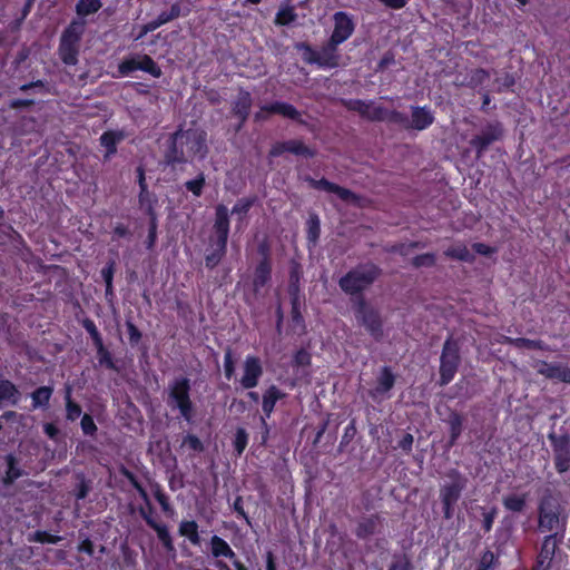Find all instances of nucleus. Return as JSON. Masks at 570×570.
<instances>
[{"label":"nucleus","instance_id":"nucleus-1","mask_svg":"<svg viewBox=\"0 0 570 570\" xmlns=\"http://www.w3.org/2000/svg\"><path fill=\"white\" fill-rule=\"evenodd\" d=\"M207 151L206 134L195 129H184L181 126L173 132L167 141L164 161L170 167L188 163L195 156Z\"/></svg>","mask_w":570,"mask_h":570},{"label":"nucleus","instance_id":"nucleus-2","mask_svg":"<svg viewBox=\"0 0 570 570\" xmlns=\"http://www.w3.org/2000/svg\"><path fill=\"white\" fill-rule=\"evenodd\" d=\"M381 275L382 268L372 262H367L351 268L338 279L337 284L341 291L350 296L351 303L354 304V301L365 298L364 293L371 288Z\"/></svg>","mask_w":570,"mask_h":570},{"label":"nucleus","instance_id":"nucleus-3","mask_svg":"<svg viewBox=\"0 0 570 570\" xmlns=\"http://www.w3.org/2000/svg\"><path fill=\"white\" fill-rule=\"evenodd\" d=\"M229 229L228 208L223 204H218L215 207L213 234L208 238L210 250L205 255V266L210 271L217 267L226 256Z\"/></svg>","mask_w":570,"mask_h":570},{"label":"nucleus","instance_id":"nucleus-4","mask_svg":"<svg viewBox=\"0 0 570 570\" xmlns=\"http://www.w3.org/2000/svg\"><path fill=\"white\" fill-rule=\"evenodd\" d=\"M86 24V20L72 19L62 30L58 45V56L63 65L76 66L78 63Z\"/></svg>","mask_w":570,"mask_h":570},{"label":"nucleus","instance_id":"nucleus-5","mask_svg":"<svg viewBox=\"0 0 570 570\" xmlns=\"http://www.w3.org/2000/svg\"><path fill=\"white\" fill-rule=\"evenodd\" d=\"M448 482L440 487V501L442 504L443 518L451 520L455 514V508L465 490L468 479L458 469H450L446 473Z\"/></svg>","mask_w":570,"mask_h":570},{"label":"nucleus","instance_id":"nucleus-6","mask_svg":"<svg viewBox=\"0 0 570 570\" xmlns=\"http://www.w3.org/2000/svg\"><path fill=\"white\" fill-rule=\"evenodd\" d=\"M190 390L191 382L186 376L175 377L168 385L167 404L171 409H177L186 422H190L194 417Z\"/></svg>","mask_w":570,"mask_h":570},{"label":"nucleus","instance_id":"nucleus-7","mask_svg":"<svg viewBox=\"0 0 570 570\" xmlns=\"http://www.w3.org/2000/svg\"><path fill=\"white\" fill-rule=\"evenodd\" d=\"M356 322L375 340L383 337V320L380 311L368 304L366 298H360L352 304Z\"/></svg>","mask_w":570,"mask_h":570},{"label":"nucleus","instance_id":"nucleus-8","mask_svg":"<svg viewBox=\"0 0 570 570\" xmlns=\"http://www.w3.org/2000/svg\"><path fill=\"white\" fill-rule=\"evenodd\" d=\"M411 118L404 112L392 109L389 124L397 125L405 130H424L434 122V116L428 106H412Z\"/></svg>","mask_w":570,"mask_h":570},{"label":"nucleus","instance_id":"nucleus-9","mask_svg":"<svg viewBox=\"0 0 570 570\" xmlns=\"http://www.w3.org/2000/svg\"><path fill=\"white\" fill-rule=\"evenodd\" d=\"M461 363L460 346L452 336H449L442 347L440 356V380L441 386L448 385L455 376Z\"/></svg>","mask_w":570,"mask_h":570},{"label":"nucleus","instance_id":"nucleus-10","mask_svg":"<svg viewBox=\"0 0 570 570\" xmlns=\"http://www.w3.org/2000/svg\"><path fill=\"white\" fill-rule=\"evenodd\" d=\"M334 28L325 42L330 50L341 60L338 47L351 38L355 31V22L353 17L345 11H336L333 14Z\"/></svg>","mask_w":570,"mask_h":570},{"label":"nucleus","instance_id":"nucleus-11","mask_svg":"<svg viewBox=\"0 0 570 570\" xmlns=\"http://www.w3.org/2000/svg\"><path fill=\"white\" fill-rule=\"evenodd\" d=\"M295 48L302 52V60L307 65H316L320 69H335L340 67L338 58L324 43L316 50L307 42H298Z\"/></svg>","mask_w":570,"mask_h":570},{"label":"nucleus","instance_id":"nucleus-12","mask_svg":"<svg viewBox=\"0 0 570 570\" xmlns=\"http://www.w3.org/2000/svg\"><path fill=\"white\" fill-rule=\"evenodd\" d=\"M343 106L350 110L357 112L363 119L374 122H389L391 110L382 105H375L374 101H365L362 99H345Z\"/></svg>","mask_w":570,"mask_h":570},{"label":"nucleus","instance_id":"nucleus-13","mask_svg":"<svg viewBox=\"0 0 570 570\" xmlns=\"http://www.w3.org/2000/svg\"><path fill=\"white\" fill-rule=\"evenodd\" d=\"M136 70L147 72L154 78H160L163 76L160 66L146 53L126 58L118 65V72L122 77L129 76Z\"/></svg>","mask_w":570,"mask_h":570},{"label":"nucleus","instance_id":"nucleus-14","mask_svg":"<svg viewBox=\"0 0 570 570\" xmlns=\"http://www.w3.org/2000/svg\"><path fill=\"white\" fill-rule=\"evenodd\" d=\"M548 438L553 450L554 469L560 474L566 473L570 470V435L550 433Z\"/></svg>","mask_w":570,"mask_h":570},{"label":"nucleus","instance_id":"nucleus-15","mask_svg":"<svg viewBox=\"0 0 570 570\" xmlns=\"http://www.w3.org/2000/svg\"><path fill=\"white\" fill-rule=\"evenodd\" d=\"M503 128L501 122H489L481 134L475 135L471 138L470 145L474 149L476 158L483 156L490 145L502 138Z\"/></svg>","mask_w":570,"mask_h":570},{"label":"nucleus","instance_id":"nucleus-16","mask_svg":"<svg viewBox=\"0 0 570 570\" xmlns=\"http://www.w3.org/2000/svg\"><path fill=\"white\" fill-rule=\"evenodd\" d=\"M285 153H289L295 156H302L305 158H314L316 156V150L305 145L303 140L289 139L285 141H276L275 144H273L271 149L268 150V157H281Z\"/></svg>","mask_w":570,"mask_h":570},{"label":"nucleus","instance_id":"nucleus-17","mask_svg":"<svg viewBox=\"0 0 570 570\" xmlns=\"http://www.w3.org/2000/svg\"><path fill=\"white\" fill-rule=\"evenodd\" d=\"M264 112H267L269 115H281L284 118L291 119L301 125H306V121L302 119V112L297 110L295 106L285 101H274L262 106L261 111L255 114L254 120H265L266 116L264 115Z\"/></svg>","mask_w":570,"mask_h":570},{"label":"nucleus","instance_id":"nucleus-18","mask_svg":"<svg viewBox=\"0 0 570 570\" xmlns=\"http://www.w3.org/2000/svg\"><path fill=\"white\" fill-rule=\"evenodd\" d=\"M383 523L384 518L377 512L361 517L356 522L354 534L358 540H368L371 537L382 532Z\"/></svg>","mask_w":570,"mask_h":570},{"label":"nucleus","instance_id":"nucleus-19","mask_svg":"<svg viewBox=\"0 0 570 570\" xmlns=\"http://www.w3.org/2000/svg\"><path fill=\"white\" fill-rule=\"evenodd\" d=\"M264 370L262 361L258 356L247 355L243 365V375L240 377V385L245 390L256 387L263 376Z\"/></svg>","mask_w":570,"mask_h":570},{"label":"nucleus","instance_id":"nucleus-20","mask_svg":"<svg viewBox=\"0 0 570 570\" xmlns=\"http://www.w3.org/2000/svg\"><path fill=\"white\" fill-rule=\"evenodd\" d=\"M305 181L309 185L311 188L335 194L343 202L355 203L356 200H358V196L354 191H352L348 188L342 187L335 183H332L324 177L321 179H315L311 176H306Z\"/></svg>","mask_w":570,"mask_h":570},{"label":"nucleus","instance_id":"nucleus-21","mask_svg":"<svg viewBox=\"0 0 570 570\" xmlns=\"http://www.w3.org/2000/svg\"><path fill=\"white\" fill-rule=\"evenodd\" d=\"M396 375L391 366L384 365L380 368L376 376L374 389L368 391V395L373 401H377L389 396L390 391L394 387Z\"/></svg>","mask_w":570,"mask_h":570},{"label":"nucleus","instance_id":"nucleus-22","mask_svg":"<svg viewBox=\"0 0 570 570\" xmlns=\"http://www.w3.org/2000/svg\"><path fill=\"white\" fill-rule=\"evenodd\" d=\"M534 368L546 379L570 384V368L567 364L539 360L535 362Z\"/></svg>","mask_w":570,"mask_h":570},{"label":"nucleus","instance_id":"nucleus-23","mask_svg":"<svg viewBox=\"0 0 570 570\" xmlns=\"http://www.w3.org/2000/svg\"><path fill=\"white\" fill-rule=\"evenodd\" d=\"M209 546L210 554L215 559H217V561L215 562V567L218 570H230L229 566L226 562L219 560V558H226L234 561L237 558L235 551L232 549L229 543L222 537L214 534L209 540Z\"/></svg>","mask_w":570,"mask_h":570},{"label":"nucleus","instance_id":"nucleus-24","mask_svg":"<svg viewBox=\"0 0 570 570\" xmlns=\"http://www.w3.org/2000/svg\"><path fill=\"white\" fill-rule=\"evenodd\" d=\"M122 473L126 476V479L129 481V483L132 485V488L138 492L139 497L141 498V500L145 503L144 507H140L138 509L140 517L144 519V521L146 523H147V520L156 521V519L154 518L155 508L151 504L150 498H149L146 489L142 487V484L137 479V476L135 475L134 472L125 469Z\"/></svg>","mask_w":570,"mask_h":570},{"label":"nucleus","instance_id":"nucleus-25","mask_svg":"<svg viewBox=\"0 0 570 570\" xmlns=\"http://www.w3.org/2000/svg\"><path fill=\"white\" fill-rule=\"evenodd\" d=\"M253 106V98L249 91L240 88L236 99L232 104V114L238 119L237 130L247 121Z\"/></svg>","mask_w":570,"mask_h":570},{"label":"nucleus","instance_id":"nucleus-26","mask_svg":"<svg viewBox=\"0 0 570 570\" xmlns=\"http://www.w3.org/2000/svg\"><path fill=\"white\" fill-rule=\"evenodd\" d=\"M286 393L278 386L269 385L262 395V422L266 425V419H269L275 410L276 403L286 397Z\"/></svg>","mask_w":570,"mask_h":570},{"label":"nucleus","instance_id":"nucleus-27","mask_svg":"<svg viewBox=\"0 0 570 570\" xmlns=\"http://www.w3.org/2000/svg\"><path fill=\"white\" fill-rule=\"evenodd\" d=\"M557 549V533L546 535L537 559V567L542 570H549L551 568Z\"/></svg>","mask_w":570,"mask_h":570},{"label":"nucleus","instance_id":"nucleus-28","mask_svg":"<svg viewBox=\"0 0 570 570\" xmlns=\"http://www.w3.org/2000/svg\"><path fill=\"white\" fill-rule=\"evenodd\" d=\"M272 262L267 259H261L255 268L253 274V289L255 293H258L263 287H265L272 279Z\"/></svg>","mask_w":570,"mask_h":570},{"label":"nucleus","instance_id":"nucleus-29","mask_svg":"<svg viewBox=\"0 0 570 570\" xmlns=\"http://www.w3.org/2000/svg\"><path fill=\"white\" fill-rule=\"evenodd\" d=\"M126 138L122 130H107L99 138L100 145L106 149L105 159L117 153V145Z\"/></svg>","mask_w":570,"mask_h":570},{"label":"nucleus","instance_id":"nucleus-30","mask_svg":"<svg viewBox=\"0 0 570 570\" xmlns=\"http://www.w3.org/2000/svg\"><path fill=\"white\" fill-rule=\"evenodd\" d=\"M7 463V470L1 479V483L4 487L13 484L19 478L23 476L24 471L19 465V460L13 453H9L4 456Z\"/></svg>","mask_w":570,"mask_h":570},{"label":"nucleus","instance_id":"nucleus-31","mask_svg":"<svg viewBox=\"0 0 570 570\" xmlns=\"http://www.w3.org/2000/svg\"><path fill=\"white\" fill-rule=\"evenodd\" d=\"M21 400L18 386L8 379L0 380V403L17 406Z\"/></svg>","mask_w":570,"mask_h":570},{"label":"nucleus","instance_id":"nucleus-32","mask_svg":"<svg viewBox=\"0 0 570 570\" xmlns=\"http://www.w3.org/2000/svg\"><path fill=\"white\" fill-rule=\"evenodd\" d=\"M288 286L287 293L289 297L302 296L301 295V279L303 277L302 265L295 261L291 263L288 273Z\"/></svg>","mask_w":570,"mask_h":570},{"label":"nucleus","instance_id":"nucleus-33","mask_svg":"<svg viewBox=\"0 0 570 570\" xmlns=\"http://www.w3.org/2000/svg\"><path fill=\"white\" fill-rule=\"evenodd\" d=\"M198 523L195 520H183L178 527V533L185 537L193 546L199 547L202 539L198 531Z\"/></svg>","mask_w":570,"mask_h":570},{"label":"nucleus","instance_id":"nucleus-34","mask_svg":"<svg viewBox=\"0 0 570 570\" xmlns=\"http://www.w3.org/2000/svg\"><path fill=\"white\" fill-rule=\"evenodd\" d=\"M147 525L156 531L158 540L167 552H175L174 541L167 525L151 520H147Z\"/></svg>","mask_w":570,"mask_h":570},{"label":"nucleus","instance_id":"nucleus-35","mask_svg":"<svg viewBox=\"0 0 570 570\" xmlns=\"http://www.w3.org/2000/svg\"><path fill=\"white\" fill-rule=\"evenodd\" d=\"M53 393V387L42 385L37 387L31 394L32 409H47Z\"/></svg>","mask_w":570,"mask_h":570},{"label":"nucleus","instance_id":"nucleus-36","mask_svg":"<svg viewBox=\"0 0 570 570\" xmlns=\"http://www.w3.org/2000/svg\"><path fill=\"white\" fill-rule=\"evenodd\" d=\"M101 7V0H78L75 6L76 19L85 20L86 17L97 13Z\"/></svg>","mask_w":570,"mask_h":570},{"label":"nucleus","instance_id":"nucleus-37","mask_svg":"<svg viewBox=\"0 0 570 570\" xmlns=\"http://www.w3.org/2000/svg\"><path fill=\"white\" fill-rule=\"evenodd\" d=\"M321 236V220L317 214L312 213L306 222V239L308 246H316Z\"/></svg>","mask_w":570,"mask_h":570},{"label":"nucleus","instance_id":"nucleus-38","mask_svg":"<svg viewBox=\"0 0 570 570\" xmlns=\"http://www.w3.org/2000/svg\"><path fill=\"white\" fill-rule=\"evenodd\" d=\"M75 479L77 480V483L75 484L71 493L76 500H85L92 488V481L87 479L83 472L76 473Z\"/></svg>","mask_w":570,"mask_h":570},{"label":"nucleus","instance_id":"nucleus-39","mask_svg":"<svg viewBox=\"0 0 570 570\" xmlns=\"http://www.w3.org/2000/svg\"><path fill=\"white\" fill-rule=\"evenodd\" d=\"M444 255L449 258L465 263H473L475 259L474 255L469 250V248L464 244L450 246L444 250Z\"/></svg>","mask_w":570,"mask_h":570},{"label":"nucleus","instance_id":"nucleus-40","mask_svg":"<svg viewBox=\"0 0 570 570\" xmlns=\"http://www.w3.org/2000/svg\"><path fill=\"white\" fill-rule=\"evenodd\" d=\"M448 422L450 426L449 446H453L462 433L463 417L458 412H451Z\"/></svg>","mask_w":570,"mask_h":570},{"label":"nucleus","instance_id":"nucleus-41","mask_svg":"<svg viewBox=\"0 0 570 570\" xmlns=\"http://www.w3.org/2000/svg\"><path fill=\"white\" fill-rule=\"evenodd\" d=\"M291 301V320L294 326L301 327L303 331L305 330V320L302 314V296L289 297Z\"/></svg>","mask_w":570,"mask_h":570},{"label":"nucleus","instance_id":"nucleus-42","mask_svg":"<svg viewBox=\"0 0 570 570\" xmlns=\"http://www.w3.org/2000/svg\"><path fill=\"white\" fill-rule=\"evenodd\" d=\"M65 401H66V419L70 422H75L77 419L81 416L82 409L80 404L75 402L71 397V387L67 386L66 394H65Z\"/></svg>","mask_w":570,"mask_h":570},{"label":"nucleus","instance_id":"nucleus-43","mask_svg":"<svg viewBox=\"0 0 570 570\" xmlns=\"http://www.w3.org/2000/svg\"><path fill=\"white\" fill-rule=\"evenodd\" d=\"M544 511L561 512V507L557 497H554L552 491L549 489L546 490L539 502V512Z\"/></svg>","mask_w":570,"mask_h":570},{"label":"nucleus","instance_id":"nucleus-44","mask_svg":"<svg viewBox=\"0 0 570 570\" xmlns=\"http://www.w3.org/2000/svg\"><path fill=\"white\" fill-rule=\"evenodd\" d=\"M503 507L511 512H522L527 505L525 494H510L503 498Z\"/></svg>","mask_w":570,"mask_h":570},{"label":"nucleus","instance_id":"nucleus-45","mask_svg":"<svg viewBox=\"0 0 570 570\" xmlns=\"http://www.w3.org/2000/svg\"><path fill=\"white\" fill-rule=\"evenodd\" d=\"M151 491H153L154 498L159 503L163 512L164 513L173 512V507L170 504L169 497L164 491L163 487L159 483L155 482L151 484Z\"/></svg>","mask_w":570,"mask_h":570},{"label":"nucleus","instance_id":"nucleus-46","mask_svg":"<svg viewBox=\"0 0 570 570\" xmlns=\"http://www.w3.org/2000/svg\"><path fill=\"white\" fill-rule=\"evenodd\" d=\"M561 512H539V527L546 531H552L559 523Z\"/></svg>","mask_w":570,"mask_h":570},{"label":"nucleus","instance_id":"nucleus-47","mask_svg":"<svg viewBox=\"0 0 570 570\" xmlns=\"http://www.w3.org/2000/svg\"><path fill=\"white\" fill-rule=\"evenodd\" d=\"M97 351L99 365L105 366L108 370H117L116 363L111 356V353L105 346L104 342L97 345H94Z\"/></svg>","mask_w":570,"mask_h":570},{"label":"nucleus","instance_id":"nucleus-48","mask_svg":"<svg viewBox=\"0 0 570 570\" xmlns=\"http://www.w3.org/2000/svg\"><path fill=\"white\" fill-rule=\"evenodd\" d=\"M512 344L518 348H527V350H539V351H548L549 346L541 340H531L527 337H518L512 340Z\"/></svg>","mask_w":570,"mask_h":570},{"label":"nucleus","instance_id":"nucleus-49","mask_svg":"<svg viewBox=\"0 0 570 570\" xmlns=\"http://www.w3.org/2000/svg\"><path fill=\"white\" fill-rule=\"evenodd\" d=\"M297 19V13L295 12L294 8L291 6H287L285 8H281L275 17V23L277 26H289Z\"/></svg>","mask_w":570,"mask_h":570},{"label":"nucleus","instance_id":"nucleus-50","mask_svg":"<svg viewBox=\"0 0 570 570\" xmlns=\"http://www.w3.org/2000/svg\"><path fill=\"white\" fill-rule=\"evenodd\" d=\"M248 444V433L244 428H238L233 441L234 450L237 455H242Z\"/></svg>","mask_w":570,"mask_h":570},{"label":"nucleus","instance_id":"nucleus-51","mask_svg":"<svg viewBox=\"0 0 570 570\" xmlns=\"http://www.w3.org/2000/svg\"><path fill=\"white\" fill-rule=\"evenodd\" d=\"M387 570H413V564L406 554H394Z\"/></svg>","mask_w":570,"mask_h":570},{"label":"nucleus","instance_id":"nucleus-52","mask_svg":"<svg viewBox=\"0 0 570 570\" xmlns=\"http://www.w3.org/2000/svg\"><path fill=\"white\" fill-rule=\"evenodd\" d=\"M205 186V175L200 173L196 178L187 180L185 188L190 191L195 197H200Z\"/></svg>","mask_w":570,"mask_h":570},{"label":"nucleus","instance_id":"nucleus-53","mask_svg":"<svg viewBox=\"0 0 570 570\" xmlns=\"http://www.w3.org/2000/svg\"><path fill=\"white\" fill-rule=\"evenodd\" d=\"M81 325L86 330V332L89 334L94 345H97V344L104 342L100 332L98 331L95 322L91 318H89V317L83 318L81 321Z\"/></svg>","mask_w":570,"mask_h":570},{"label":"nucleus","instance_id":"nucleus-54","mask_svg":"<svg viewBox=\"0 0 570 570\" xmlns=\"http://www.w3.org/2000/svg\"><path fill=\"white\" fill-rule=\"evenodd\" d=\"M235 375V360L233 351L229 346L226 347L224 354V376L226 380H232Z\"/></svg>","mask_w":570,"mask_h":570},{"label":"nucleus","instance_id":"nucleus-55","mask_svg":"<svg viewBox=\"0 0 570 570\" xmlns=\"http://www.w3.org/2000/svg\"><path fill=\"white\" fill-rule=\"evenodd\" d=\"M80 428H81V431L85 435L87 436H95L97 434V431H98V428L95 423V420L94 417L88 414V413H85L82 416H81V421H80Z\"/></svg>","mask_w":570,"mask_h":570},{"label":"nucleus","instance_id":"nucleus-56","mask_svg":"<svg viewBox=\"0 0 570 570\" xmlns=\"http://www.w3.org/2000/svg\"><path fill=\"white\" fill-rule=\"evenodd\" d=\"M436 258L433 253H424L413 257L412 265L416 268L432 267L435 265Z\"/></svg>","mask_w":570,"mask_h":570},{"label":"nucleus","instance_id":"nucleus-57","mask_svg":"<svg viewBox=\"0 0 570 570\" xmlns=\"http://www.w3.org/2000/svg\"><path fill=\"white\" fill-rule=\"evenodd\" d=\"M255 198H240L232 208V214L245 216L254 206Z\"/></svg>","mask_w":570,"mask_h":570},{"label":"nucleus","instance_id":"nucleus-58","mask_svg":"<svg viewBox=\"0 0 570 570\" xmlns=\"http://www.w3.org/2000/svg\"><path fill=\"white\" fill-rule=\"evenodd\" d=\"M183 446H187L194 452L200 453L204 451V444L200 439L195 434H187L181 442Z\"/></svg>","mask_w":570,"mask_h":570},{"label":"nucleus","instance_id":"nucleus-59","mask_svg":"<svg viewBox=\"0 0 570 570\" xmlns=\"http://www.w3.org/2000/svg\"><path fill=\"white\" fill-rule=\"evenodd\" d=\"M35 541L42 543V544H45V543L57 544L61 541V537L51 534L48 531L39 530V531L35 532Z\"/></svg>","mask_w":570,"mask_h":570},{"label":"nucleus","instance_id":"nucleus-60","mask_svg":"<svg viewBox=\"0 0 570 570\" xmlns=\"http://www.w3.org/2000/svg\"><path fill=\"white\" fill-rule=\"evenodd\" d=\"M312 356L305 348H299L295 352L293 356V365L294 366H308L311 365Z\"/></svg>","mask_w":570,"mask_h":570},{"label":"nucleus","instance_id":"nucleus-61","mask_svg":"<svg viewBox=\"0 0 570 570\" xmlns=\"http://www.w3.org/2000/svg\"><path fill=\"white\" fill-rule=\"evenodd\" d=\"M494 562H495L494 553L490 550H485L480 558L476 569L478 570H490L494 566Z\"/></svg>","mask_w":570,"mask_h":570},{"label":"nucleus","instance_id":"nucleus-62","mask_svg":"<svg viewBox=\"0 0 570 570\" xmlns=\"http://www.w3.org/2000/svg\"><path fill=\"white\" fill-rule=\"evenodd\" d=\"M126 328L130 345H137L142 337L140 330L131 321L126 322Z\"/></svg>","mask_w":570,"mask_h":570},{"label":"nucleus","instance_id":"nucleus-63","mask_svg":"<svg viewBox=\"0 0 570 570\" xmlns=\"http://www.w3.org/2000/svg\"><path fill=\"white\" fill-rule=\"evenodd\" d=\"M497 514L498 510L495 507L483 513L482 529L484 533H488L492 530Z\"/></svg>","mask_w":570,"mask_h":570},{"label":"nucleus","instance_id":"nucleus-64","mask_svg":"<svg viewBox=\"0 0 570 570\" xmlns=\"http://www.w3.org/2000/svg\"><path fill=\"white\" fill-rule=\"evenodd\" d=\"M116 272V262L110 259L101 269V277L105 282V285L112 284L114 275Z\"/></svg>","mask_w":570,"mask_h":570}]
</instances>
